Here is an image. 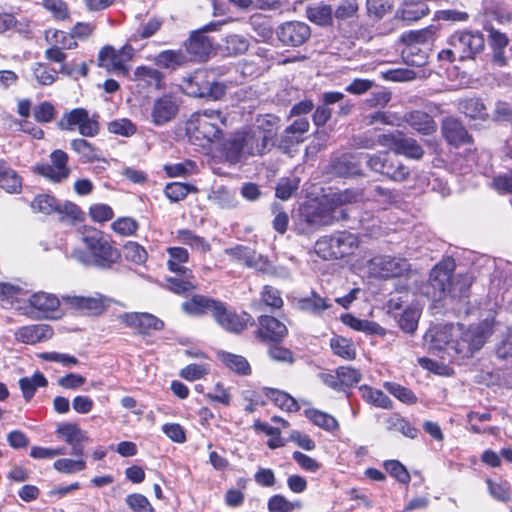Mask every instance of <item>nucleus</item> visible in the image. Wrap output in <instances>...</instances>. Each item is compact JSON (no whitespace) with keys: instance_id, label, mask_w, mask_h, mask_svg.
Wrapping results in <instances>:
<instances>
[{"instance_id":"obj_16","label":"nucleus","mask_w":512,"mask_h":512,"mask_svg":"<svg viewBox=\"0 0 512 512\" xmlns=\"http://www.w3.org/2000/svg\"><path fill=\"white\" fill-rule=\"evenodd\" d=\"M217 24L210 23L203 27L202 30L191 33L185 46L187 53L191 56L190 60L203 61L212 50L211 40L204 34L207 31L216 29Z\"/></svg>"},{"instance_id":"obj_61","label":"nucleus","mask_w":512,"mask_h":512,"mask_svg":"<svg viewBox=\"0 0 512 512\" xmlns=\"http://www.w3.org/2000/svg\"><path fill=\"white\" fill-rule=\"evenodd\" d=\"M384 387L394 397L406 404H413L417 401L415 394L408 388L394 382H385Z\"/></svg>"},{"instance_id":"obj_42","label":"nucleus","mask_w":512,"mask_h":512,"mask_svg":"<svg viewBox=\"0 0 512 512\" xmlns=\"http://www.w3.org/2000/svg\"><path fill=\"white\" fill-rule=\"evenodd\" d=\"M48 384L45 376L36 372L31 377H23L19 380V386L26 401H29L34 395L38 387H46Z\"/></svg>"},{"instance_id":"obj_8","label":"nucleus","mask_w":512,"mask_h":512,"mask_svg":"<svg viewBox=\"0 0 512 512\" xmlns=\"http://www.w3.org/2000/svg\"><path fill=\"white\" fill-rule=\"evenodd\" d=\"M346 218L347 213L344 209L320 204L304 216V222L297 226V232L310 234L323 226L332 225Z\"/></svg>"},{"instance_id":"obj_19","label":"nucleus","mask_w":512,"mask_h":512,"mask_svg":"<svg viewBox=\"0 0 512 512\" xmlns=\"http://www.w3.org/2000/svg\"><path fill=\"white\" fill-rule=\"evenodd\" d=\"M118 319L127 327L137 329L142 334L149 330H162L164 327V322L150 313H123L118 316Z\"/></svg>"},{"instance_id":"obj_22","label":"nucleus","mask_w":512,"mask_h":512,"mask_svg":"<svg viewBox=\"0 0 512 512\" xmlns=\"http://www.w3.org/2000/svg\"><path fill=\"white\" fill-rule=\"evenodd\" d=\"M239 133L248 157L262 156L270 151L271 147L274 145V142H269L266 140L265 136L260 135V132L257 133L253 128L239 131Z\"/></svg>"},{"instance_id":"obj_55","label":"nucleus","mask_w":512,"mask_h":512,"mask_svg":"<svg viewBox=\"0 0 512 512\" xmlns=\"http://www.w3.org/2000/svg\"><path fill=\"white\" fill-rule=\"evenodd\" d=\"M330 347L333 353L347 360H352L356 356V351L352 342L344 337L332 338Z\"/></svg>"},{"instance_id":"obj_15","label":"nucleus","mask_w":512,"mask_h":512,"mask_svg":"<svg viewBox=\"0 0 512 512\" xmlns=\"http://www.w3.org/2000/svg\"><path fill=\"white\" fill-rule=\"evenodd\" d=\"M51 164H40L34 167L39 175L53 182H61L68 178L70 169L67 166L68 155L63 150H55L50 155Z\"/></svg>"},{"instance_id":"obj_54","label":"nucleus","mask_w":512,"mask_h":512,"mask_svg":"<svg viewBox=\"0 0 512 512\" xmlns=\"http://www.w3.org/2000/svg\"><path fill=\"white\" fill-rule=\"evenodd\" d=\"M333 236H323L320 239H318L314 245L315 253L321 257L322 259L329 260V259H338L339 251H336Z\"/></svg>"},{"instance_id":"obj_37","label":"nucleus","mask_w":512,"mask_h":512,"mask_svg":"<svg viewBox=\"0 0 512 512\" xmlns=\"http://www.w3.org/2000/svg\"><path fill=\"white\" fill-rule=\"evenodd\" d=\"M133 80L147 87L161 89L163 74L155 68L148 66H139L134 71Z\"/></svg>"},{"instance_id":"obj_26","label":"nucleus","mask_w":512,"mask_h":512,"mask_svg":"<svg viewBox=\"0 0 512 512\" xmlns=\"http://www.w3.org/2000/svg\"><path fill=\"white\" fill-rule=\"evenodd\" d=\"M224 253L230 256L233 261L242 262L249 268L263 269V257L248 246L236 245L229 247L224 250Z\"/></svg>"},{"instance_id":"obj_33","label":"nucleus","mask_w":512,"mask_h":512,"mask_svg":"<svg viewBox=\"0 0 512 512\" xmlns=\"http://www.w3.org/2000/svg\"><path fill=\"white\" fill-rule=\"evenodd\" d=\"M332 236L336 251L340 253L338 254L339 258L353 254L359 246L358 236L351 232L340 231Z\"/></svg>"},{"instance_id":"obj_57","label":"nucleus","mask_w":512,"mask_h":512,"mask_svg":"<svg viewBox=\"0 0 512 512\" xmlns=\"http://www.w3.org/2000/svg\"><path fill=\"white\" fill-rule=\"evenodd\" d=\"M178 239L183 244L189 245L191 248L205 253L210 250V245L205 241L204 238L193 234L190 230H179Z\"/></svg>"},{"instance_id":"obj_59","label":"nucleus","mask_w":512,"mask_h":512,"mask_svg":"<svg viewBox=\"0 0 512 512\" xmlns=\"http://www.w3.org/2000/svg\"><path fill=\"white\" fill-rule=\"evenodd\" d=\"M72 303L79 310L90 314H99L103 310V302L100 298L75 297Z\"/></svg>"},{"instance_id":"obj_50","label":"nucleus","mask_w":512,"mask_h":512,"mask_svg":"<svg viewBox=\"0 0 512 512\" xmlns=\"http://www.w3.org/2000/svg\"><path fill=\"white\" fill-rule=\"evenodd\" d=\"M250 25L258 37V41L265 42L273 35L270 21L261 14L253 15L250 18Z\"/></svg>"},{"instance_id":"obj_9","label":"nucleus","mask_w":512,"mask_h":512,"mask_svg":"<svg viewBox=\"0 0 512 512\" xmlns=\"http://www.w3.org/2000/svg\"><path fill=\"white\" fill-rule=\"evenodd\" d=\"M448 44L455 47L458 60L474 59L485 47V39L481 32L461 30L454 32L448 39Z\"/></svg>"},{"instance_id":"obj_34","label":"nucleus","mask_w":512,"mask_h":512,"mask_svg":"<svg viewBox=\"0 0 512 512\" xmlns=\"http://www.w3.org/2000/svg\"><path fill=\"white\" fill-rule=\"evenodd\" d=\"M167 252L169 254V259L167 261L169 270L181 276L191 275L192 271L183 266L189 258L188 251L185 248L170 247L167 249Z\"/></svg>"},{"instance_id":"obj_51","label":"nucleus","mask_w":512,"mask_h":512,"mask_svg":"<svg viewBox=\"0 0 512 512\" xmlns=\"http://www.w3.org/2000/svg\"><path fill=\"white\" fill-rule=\"evenodd\" d=\"M343 322L357 331L366 332L368 334H381L382 327L376 322L358 319L352 315H345Z\"/></svg>"},{"instance_id":"obj_14","label":"nucleus","mask_w":512,"mask_h":512,"mask_svg":"<svg viewBox=\"0 0 512 512\" xmlns=\"http://www.w3.org/2000/svg\"><path fill=\"white\" fill-rule=\"evenodd\" d=\"M276 35L284 46L298 47L310 38L311 29L304 22L288 21L277 28Z\"/></svg>"},{"instance_id":"obj_48","label":"nucleus","mask_w":512,"mask_h":512,"mask_svg":"<svg viewBox=\"0 0 512 512\" xmlns=\"http://www.w3.org/2000/svg\"><path fill=\"white\" fill-rule=\"evenodd\" d=\"M222 362L232 371L240 375H248L251 372L248 361L241 355H235L228 352L219 354Z\"/></svg>"},{"instance_id":"obj_63","label":"nucleus","mask_w":512,"mask_h":512,"mask_svg":"<svg viewBox=\"0 0 512 512\" xmlns=\"http://www.w3.org/2000/svg\"><path fill=\"white\" fill-rule=\"evenodd\" d=\"M124 256L128 261L141 265L147 260L146 250L136 242H128L123 248Z\"/></svg>"},{"instance_id":"obj_47","label":"nucleus","mask_w":512,"mask_h":512,"mask_svg":"<svg viewBox=\"0 0 512 512\" xmlns=\"http://www.w3.org/2000/svg\"><path fill=\"white\" fill-rule=\"evenodd\" d=\"M298 304L301 310L315 315H320L326 309L331 307V304H329L326 299L322 298L315 292H312L311 297L299 300Z\"/></svg>"},{"instance_id":"obj_20","label":"nucleus","mask_w":512,"mask_h":512,"mask_svg":"<svg viewBox=\"0 0 512 512\" xmlns=\"http://www.w3.org/2000/svg\"><path fill=\"white\" fill-rule=\"evenodd\" d=\"M57 434L71 446L70 454L82 456L84 453L83 442H88L89 437L76 423H63L57 427Z\"/></svg>"},{"instance_id":"obj_39","label":"nucleus","mask_w":512,"mask_h":512,"mask_svg":"<svg viewBox=\"0 0 512 512\" xmlns=\"http://www.w3.org/2000/svg\"><path fill=\"white\" fill-rule=\"evenodd\" d=\"M305 416L316 426L333 432L339 428L338 421L330 414L318 409L310 408L304 411Z\"/></svg>"},{"instance_id":"obj_36","label":"nucleus","mask_w":512,"mask_h":512,"mask_svg":"<svg viewBox=\"0 0 512 512\" xmlns=\"http://www.w3.org/2000/svg\"><path fill=\"white\" fill-rule=\"evenodd\" d=\"M410 174L408 167H406L396 155L387 153L385 166L383 167L382 175L388 177L393 181H405Z\"/></svg>"},{"instance_id":"obj_30","label":"nucleus","mask_w":512,"mask_h":512,"mask_svg":"<svg viewBox=\"0 0 512 512\" xmlns=\"http://www.w3.org/2000/svg\"><path fill=\"white\" fill-rule=\"evenodd\" d=\"M222 153L231 164H236L248 158L244 143L239 132L235 133L222 145Z\"/></svg>"},{"instance_id":"obj_23","label":"nucleus","mask_w":512,"mask_h":512,"mask_svg":"<svg viewBox=\"0 0 512 512\" xmlns=\"http://www.w3.org/2000/svg\"><path fill=\"white\" fill-rule=\"evenodd\" d=\"M14 335L15 339L21 343L35 344L50 339L53 330L47 324L28 325L20 327Z\"/></svg>"},{"instance_id":"obj_49","label":"nucleus","mask_w":512,"mask_h":512,"mask_svg":"<svg viewBox=\"0 0 512 512\" xmlns=\"http://www.w3.org/2000/svg\"><path fill=\"white\" fill-rule=\"evenodd\" d=\"M420 315L421 312L418 308L407 307L397 318L399 327L406 333H414L418 327Z\"/></svg>"},{"instance_id":"obj_5","label":"nucleus","mask_w":512,"mask_h":512,"mask_svg":"<svg viewBox=\"0 0 512 512\" xmlns=\"http://www.w3.org/2000/svg\"><path fill=\"white\" fill-rule=\"evenodd\" d=\"M438 27L435 25H429L423 29L410 30L402 33L400 36V42L406 47L402 51V56L405 62L412 66H422L427 61V52L420 51L414 54V50L417 46H429L434 43L437 38Z\"/></svg>"},{"instance_id":"obj_1","label":"nucleus","mask_w":512,"mask_h":512,"mask_svg":"<svg viewBox=\"0 0 512 512\" xmlns=\"http://www.w3.org/2000/svg\"><path fill=\"white\" fill-rule=\"evenodd\" d=\"M81 240L84 249H73L70 258L84 266L110 269L121 258L119 250L96 229H86Z\"/></svg>"},{"instance_id":"obj_24","label":"nucleus","mask_w":512,"mask_h":512,"mask_svg":"<svg viewBox=\"0 0 512 512\" xmlns=\"http://www.w3.org/2000/svg\"><path fill=\"white\" fill-rule=\"evenodd\" d=\"M221 301L214 298L194 295L191 299L182 303V310L192 316H200L206 313H211L213 316L216 312Z\"/></svg>"},{"instance_id":"obj_11","label":"nucleus","mask_w":512,"mask_h":512,"mask_svg":"<svg viewBox=\"0 0 512 512\" xmlns=\"http://www.w3.org/2000/svg\"><path fill=\"white\" fill-rule=\"evenodd\" d=\"M133 52L134 49L130 45H125L119 50L109 45L105 46L99 52L98 65L108 71H117L126 75L128 68L125 64L132 59Z\"/></svg>"},{"instance_id":"obj_56","label":"nucleus","mask_w":512,"mask_h":512,"mask_svg":"<svg viewBox=\"0 0 512 512\" xmlns=\"http://www.w3.org/2000/svg\"><path fill=\"white\" fill-rule=\"evenodd\" d=\"M197 189L194 186L173 182L166 185L164 194L173 202H179L183 200L190 192H196Z\"/></svg>"},{"instance_id":"obj_31","label":"nucleus","mask_w":512,"mask_h":512,"mask_svg":"<svg viewBox=\"0 0 512 512\" xmlns=\"http://www.w3.org/2000/svg\"><path fill=\"white\" fill-rule=\"evenodd\" d=\"M405 121L417 132L429 135L436 131V123L431 116L423 111H411L405 115Z\"/></svg>"},{"instance_id":"obj_64","label":"nucleus","mask_w":512,"mask_h":512,"mask_svg":"<svg viewBox=\"0 0 512 512\" xmlns=\"http://www.w3.org/2000/svg\"><path fill=\"white\" fill-rule=\"evenodd\" d=\"M462 112L473 119H482L486 116V108L479 99H467L461 103Z\"/></svg>"},{"instance_id":"obj_41","label":"nucleus","mask_w":512,"mask_h":512,"mask_svg":"<svg viewBox=\"0 0 512 512\" xmlns=\"http://www.w3.org/2000/svg\"><path fill=\"white\" fill-rule=\"evenodd\" d=\"M31 71L34 80L42 86L52 85L58 79V71L43 62L34 63Z\"/></svg>"},{"instance_id":"obj_25","label":"nucleus","mask_w":512,"mask_h":512,"mask_svg":"<svg viewBox=\"0 0 512 512\" xmlns=\"http://www.w3.org/2000/svg\"><path fill=\"white\" fill-rule=\"evenodd\" d=\"M442 134L446 141L453 146L469 143L471 140L465 127L455 118H446L442 122Z\"/></svg>"},{"instance_id":"obj_52","label":"nucleus","mask_w":512,"mask_h":512,"mask_svg":"<svg viewBox=\"0 0 512 512\" xmlns=\"http://www.w3.org/2000/svg\"><path fill=\"white\" fill-rule=\"evenodd\" d=\"M267 396L275 403V405L280 407L282 410H286L288 412H295L300 409V406L297 403V401L292 396L283 391L271 389L267 393Z\"/></svg>"},{"instance_id":"obj_3","label":"nucleus","mask_w":512,"mask_h":512,"mask_svg":"<svg viewBox=\"0 0 512 512\" xmlns=\"http://www.w3.org/2000/svg\"><path fill=\"white\" fill-rule=\"evenodd\" d=\"M453 265L439 264L436 265L429 276L426 290L423 292L427 297L434 301L440 300L445 292H450L453 296H467L468 287L471 284L470 278L464 277L462 283L452 282Z\"/></svg>"},{"instance_id":"obj_4","label":"nucleus","mask_w":512,"mask_h":512,"mask_svg":"<svg viewBox=\"0 0 512 512\" xmlns=\"http://www.w3.org/2000/svg\"><path fill=\"white\" fill-rule=\"evenodd\" d=\"M182 91L195 98L220 99L225 94L226 86L214 80L213 73L198 69L185 76L180 85Z\"/></svg>"},{"instance_id":"obj_21","label":"nucleus","mask_w":512,"mask_h":512,"mask_svg":"<svg viewBox=\"0 0 512 512\" xmlns=\"http://www.w3.org/2000/svg\"><path fill=\"white\" fill-rule=\"evenodd\" d=\"M256 336L265 342H280L287 335V327L277 318L262 315L258 319Z\"/></svg>"},{"instance_id":"obj_38","label":"nucleus","mask_w":512,"mask_h":512,"mask_svg":"<svg viewBox=\"0 0 512 512\" xmlns=\"http://www.w3.org/2000/svg\"><path fill=\"white\" fill-rule=\"evenodd\" d=\"M188 57L182 51L166 50L155 57L157 66L175 70L188 62Z\"/></svg>"},{"instance_id":"obj_32","label":"nucleus","mask_w":512,"mask_h":512,"mask_svg":"<svg viewBox=\"0 0 512 512\" xmlns=\"http://www.w3.org/2000/svg\"><path fill=\"white\" fill-rule=\"evenodd\" d=\"M0 188L11 194H18L22 189L21 177L3 160H0Z\"/></svg>"},{"instance_id":"obj_6","label":"nucleus","mask_w":512,"mask_h":512,"mask_svg":"<svg viewBox=\"0 0 512 512\" xmlns=\"http://www.w3.org/2000/svg\"><path fill=\"white\" fill-rule=\"evenodd\" d=\"M458 327L457 336H455L452 351L461 358H469L479 351L488 338V332L481 325L464 328L462 324H456Z\"/></svg>"},{"instance_id":"obj_7","label":"nucleus","mask_w":512,"mask_h":512,"mask_svg":"<svg viewBox=\"0 0 512 512\" xmlns=\"http://www.w3.org/2000/svg\"><path fill=\"white\" fill-rule=\"evenodd\" d=\"M99 116L89 115L84 108H75L63 114L58 121L57 126L61 130L74 131L78 129L80 135L84 137H95L100 132Z\"/></svg>"},{"instance_id":"obj_62","label":"nucleus","mask_w":512,"mask_h":512,"mask_svg":"<svg viewBox=\"0 0 512 512\" xmlns=\"http://www.w3.org/2000/svg\"><path fill=\"white\" fill-rule=\"evenodd\" d=\"M54 469L65 474H73L86 468V462L83 459H58L53 464Z\"/></svg>"},{"instance_id":"obj_10","label":"nucleus","mask_w":512,"mask_h":512,"mask_svg":"<svg viewBox=\"0 0 512 512\" xmlns=\"http://www.w3.org/2000/svg\"><path fill=\"white\" fill-rule=\"evenodd\" d=\"M181 99L173 93H164L155 98L150 108V121L157 127L172 122L178 115Z\"/></svg>"},{"instance_id":"obj_43","label":"nucleus","mask_w":512,"mask_h":512,"mask_svg":"<svg viewBox=\"0 0 512 512\" xmlns=\"http://www.w3.org/2000/svg\"><path fill=\"white\" fill-rule=\"evenodd\" d=\"M70 146L71 149L80 156L81 161L84 163H92L99 160L98 149L83 138L73 139L70 142Z\"/></svg>"},{"instance_id":"obj_58","label":"nucleus","mask_w":512,"mask_h":512,"mask_svg":"<svg viewBox=\"0 0 512 512\" xmlns=\"http://www.w3.org/2000/svg\"><path fill=\"white\" fill-rule=\"evenodd\" d=\"M249 48V41L242 35L232 34L225 39V50L229 55L245 53Z\"/></svg>"},{"instance_id":"obj_17","label":"nucleus","mask_w":512,"mask_h":512,"mask_svg":"<svg viewBox=\"0 0 512 512\" xmlns=\"http://www.w3.org/2000/svg\"><path fill=\"white\" fill-rule=\"evenodd\" d=\"M459 334L458 327L454 324L438 325L431 328L425 335L432 351L452 350L455 336Z\"/></svg>"},{"instance_id":"obj_60","label":"nucleus","mask_w":512,"mask_h":512,"mask_svg":"<svg viewBox=\"0 0 512 512\" xmlns=\"http://www.w3.org/2000/svg\"><path fill=\"white\" fill-rule=\"evenodd\" d=\"M301 506L300 501L290 502L282 495H274L268 501L269 512H291Z\"/></svg>"},{"instance_id":"obj_29","label":"nucleus","mask_w":512,"mask_h":512,"mask_svg":"<svg viewBox=\"0 0 512 512\" xmlns=\"http://www.w3.org/2000/svg\"><path fill=\"white\" fill-rule=\"evenodd\" d=\"M488 32V42L493 50V63L503 67L507 64V58L505 57L504 50L509 44V39L506 34L493 27L488 29Z\"/></svg>"},{"instance_id":"obj_18","label":"nucleus","mask_w":512,"mask_h":512,"mask_svg":"<svg viewBox=\"0 0 512 512\" xmlns=\"http://www.w3.org/2000/svg\"><path fill=\"white\" fill-rule=\"evenodd\" d=\"M216 323L224 330L231 333H240L247 325H252L250 315L244 313L243 316L227 309L225 303L221 302L213 315Z\"/></svg>"},{"instance_id":"obj_46","label":"nucleus","mask_w":512,"mask_h":512,"mask_svg":"<svg viewBox=\"0 0 512 512\" xmlns=\"http://www.w3.org/2000/svg\"><path fill=\"white\" fill-rule=\"evenodd\" d=\"M45 40L48 44H55L61 49H76L78 47L77 41L74 40L71 33L60 30H46Z\"/></svg>"},{"instance_id":"obj_53","label":"nucleus","mask_w":512,"mask_h":512,"mask_svg":"<svg viewBox=\"0 0 512 512\" xmlns=\"http://www.w3.org/2000/svg\"><path fill=\"white\" fill-rule=\"evenodd\" d=\"M31 208L35 212H40L44 214L61 212V208L59 207L57 200L53 196L47 194H41L36 196L31 203Z\"/></svg>"},{"instance_id":"obj_28","label":"nucleus","mask_w":512,"mask_h":512,"mask_svg":"<svg viewBox=\"0 0 512 512\" xmlns=\"http://www.w3.org/2000/svg\"><path fill=\"white\" fill-rule=\"evenodd\" d=\"M29 304L36 309L41 317H50V314L57 311L60 305L59 299L50 293L36 292L29 297Z\"/></svg>"},{"instance_id":"obj_2","label":"nucleus","mask_w":512,"mask_h":512,"mask_svg":"<svg viewBox=\"0 0 512 512\" xmlns=\"http://www.w3.org/2000/svg\"><path fill=\"white\" fill-rule=\"evenodd\" d=\"M226 118L220 110L204 109L194 112L186 124L191 143L205 147L218 139Z\"/></svg>"},{"instance_id":"obj_45","label":"nucleus","mask_w":512,"mask_h":512,"mask_svg":"<svg viewBox=\"0 0 512 512\" xmlns=\"http://www.w3.org/2000/svg\"><path fill=\"white\" fill-rule=\"evenodd\" d=\"M359 391L366 402L383 409L392 408V401L381 390L363 385L359 388Z\"/></svg>"},{"instance_id":"obj_40","label":"nucleus","mask_w":512,"mask_h":512,"mask_svg":"<svg viewBox=\"0 0 512 512\" xmlns=\"http://www.w3.org/2000/svg\"><path fill=\"white\" fill-rule=\"evenodd\" d=\"M307 18L317 25L326 26L331 24L333 17V9L330 5L319 3L309 6L306 9Z\"/></svg>"},{"instance_id":"obj_13","label":"nucleus","mask_w":512,"mask_h":512,"mask_svg":"<svg viewBox=\"0 0 512 512\" xmlns=\"http://www.w3.org/2000/svg\"><path fill=\"white\" fill-rule=\"evenodd\" d=\"M372 272L381 278L401 277L410 271L406 259L391 256H376L370 261Z\"/></svg>"},{"instance_id":"obj_12","label":"nucleus","mask_w":512,"mask_h":512,"mask_svg":"<svg viewBox=\"0 0 512 512\" xmlns=\"http://www.w3.org/2000/svg\"><path fill=\"white\" fill-rule=\"evenodd\" d=\"M380 146L390 148L396 155L403 154L408 158L421 159L424 151L417 141L410 137L400 134H381L378 135Z\"/></svg>"},{"instance_id":"obj_44","label":"nucleus","mask_w":512,"mask_h":512,"mask_svg":"<svg viewBox=\"0 0 512 512\" xmlns=\"http://www.w3.org/2000/svg\"><path fill=\"white\" fill-rule=\"evenodd\" d=\"M251 128L257 133L260 132L269 142H273L277 133V117L270 114L259 116Z\"/></svg>"},{"instance_id":"obj_27","label":"nucleus","mask_w":512,"mask_h":512,"mask_svg":"<svg viewBox=\"0 0 512 512\" xmlns=\"http://www.w3.org/2000/svg\"><path fill=\"white\" fill-rule=\"evenodd\" d=\"M430 13L428 5L423 1L407 0L400 4L395 18L411 23L422 19Z\"/></svg>"},{"instance_id":"obj_35","label":"nucleus","mask_w":512,"mask_h":512,"mask_svg":"<svg viewBox=\"0 0 512 512\" xmlns=\"http://www.w3.org/2000/svg\"><path fill=\"white\" fill-rule=\"evenodd\" d=\"M331 173L339 177L358 175L360 168L350 154H343L331 162Z\"/></svg>"}]
</instances>
